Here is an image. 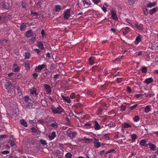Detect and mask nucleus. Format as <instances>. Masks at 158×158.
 <instances>
[{
    "instance_id": "nucleus-1",
    "label": "nucleus",
    "mask_w": 158,
    "mask_h": 158,
    "mask_svg": "<svg viewBox=\"0 0 158 158\" xmlns=\"http://www.w3.org/2000/svg\"><path fill=\"white\" fill-rule=\"evenodd\" d=\"M50 109L52 113L55 114H61L62 113L64 112L63 109L60 105H58V106L56 107L52 106Z\"/></svg>"
},
{
    "instance_id": "nucleus-2",
    "label": "nucleus",
    "mask_w": 158,
    "mask_h": 158,
    "mask_svg": "<svg viewBox=\"0 0 158 158\" xmlns=\"http://www.w3.org/2000/svg\"><path fill=\"white\" fill-rule=\"evenodd\" d=\"M47 65L44 63L42 64H39L35 67V71L36 72H40L42 70L46 68Z\"/></svg>"
},
{
    "instance_id": "nucleus-3",
    "label": "nucleus",
    "mask_w": 158,
    "mask_h": 158,
    "mask_svg": "<svg viewBox=\"0 0 158 158\" xmlns=\"http://www.w3.org/2000/svg\"><path fill=\"white\" fill-rule=\"evenodd\" d=\"M134 29H136L139 31H143V25L142 24H138L137 22H135L134 25Z\"/></svg>"
},
{
    "instance_id": "nucleus-4",
    "label": "nucleus",
    "mask_w": 158,
    "mask_h": 158,
    "mask_svg": "<svg viewBox=\"0 0 158 158\" xmlns=\"http://www.w3.org/2000/svg\"><path fill=\"white\" fill-rule=\"evenodd\" d=\"M44 87L46 90L47 94H50L52 91V89L51 87L48 84H44Z\"/></svg>"
},
{
    "instance_id": "nucleus-5",
    "label": "nucleus",
    "mask_w": 158,
    "mask_h": 158,
    "mask_svg": "<svg viewBox=\"0 0 158 158\" xmlns=\"http://www.w3.org/2000/svg\"><path fill=\"white\" fill-rule=\"evenodd\" d=\"M9 7V5L8 3L3 2L0 3V8L8 10Z\"/></svg>"
},
{
    "instance_id": "nucleus-6",
    "label": "nucleus",
    "mask_w": 158,
    "mask_h": 158,
    "mask_svg": "<svg viewBox=\"0 0 158 158\" xmlns=\"http://www.w3.org/2000/svg\"><path fill=\"white\" fill-rule=\"evenodd\" d=\"M71 9H69L66 10L65 11H64V18L66 20H68L70 16Z\"/></svg>"
},
{
    "instance_id": "nucleus-7",
    "label": "nucleus",
    "mask_w": 158,
    "mask_h": 158,
    "mask_svg": "<svg viewBox=\"0 0 158 158\" xmlns=\"http://www.w3.org/2000/svg\"><path fill=\"white\" fill-rule=\"evenodd\" d=\"M93 139L87 138L86 136H84L81 140H79L80 141H84L85 143L87 144L90 143L93 141Z\"/></svg>"
},
{
    "instance_id": "nucleus-8",
    "label": "nucleus",
    "mask_w": 158,
    "mask_h": 158,
    "mask_svg": "<svg viewBox=\"0 0 158 158\" xmlns=\"http://www.w3.org/2000/svg\"><path fill=\"white\" fill-rule=\"evenodd\" d=\"M93 123L94 125L93 127H94L95 130H99L101 128L99 123L97 121L95 120L94 122H93Z\"/></svg>"
},
{
    "instance_id": "nucleus-9",
    "label": "nucleus",
    "mask_w": 158,
    "mask_h": 158,
    "mask_svg": "<svg viewBox=\"0 0 158 158\" xmlns=\"http://www.w3.org/2000/svg\"><path fill=\"white\" fill-rule=\"evenodd\" d=\"M94 145L96 148H98L101 146L100 143L99 141V139L97 138L94 139Z\"/></svg>"
},
{
    "instance_id": "nucleus-10",
    "label": "nucleus",
    "mask_w": 158,
    "mask_h": 158,
    "mask_svg": "<svg viewBox=\"0 0 158 158\" xmlns=\"http://www.w3.org/2000/svg\"><path fill=\"white\" fill-rule=\"evenodd\" d=\"M111 17L112 19L118 21V18L117 15H116V12L115 11L113 10H112L111 11Z\"/></svg>"
},
{
    "instance_id": "nucleus-11",
    "label": "nucleus",
    "mask_w": 158,
    "mask_h": 158,
    "mask_svg": "<svg viewBox=\"0 0 158 158\" xmlns=\"http://www.w3.org/2000/svg\"><path fill=\"white\" fill-rule=\"evenodd\" d=\"M26 36L28 38H30L33 36V32L32 29H30L27 31L25 34Z\"/></svg>"
},
{
    "instance_id": "nucleus-12",
    "label": "nucleus",
    "mask_w": 158,
    "mask_h": 158,
    "mask_svg": "<svg viewBox=\"0 0 158 158\" xmlns=\"http://www.w3.org/2000/svg\"><path fill=\"white\" fill-rule=\"evenodd\" d=\"M142 38L141 36L139 34L137 36L135 39V44L137 45L142 40Z\"/></svg>"
},
{
    "instance_id": "nucleus-13",
    "label": "nucleus",
    "mask_w": 158,
    "mask_h": 158,
    "mask_svg": "<svg viewBox=\"0 0 158 158\" xmlns=\"http://www.w3.org/2000/svg\"><path fill=\"white\" fill-rule=\"evenodd\" d=\"M56 133L55 132H52L49 133L48 135V137L50 140L53 139L56 136Z\"/></svg>"
},
{
    "instance_id": "nucleus-14",
    "label": "nucleus",
    "mask_w": 158,
    "mask_h": 158,
    "mask_svg": "<svg viewBox=\"0 0 158 158\" xmlns=\"http://www.w3.org/2000/svg\"><path fill=\"white\" fill-rule=\"evenodd\" d=\"M29 91L30 94L32 95H34L36 96L38 94V93H37L36 89L34 87L30 89Z\"/></svg>"
},
{
    "instance_id": "nucleus-15",
    "label": "nucleus",
    "mask_w": 158,
    "mask_h": 158,
    "mask_svg": "<svg viewBox=\"0 0 158 158\" xmlns=\"http://www.w3.org/2000/svg\"><path fill=\"white\" fill-rule=\"evenodd\" d=\"M5 81L6 82H5V83L4 84L5 87L7 90H9L10 89L11 83L10 81L8 80H5Z\"/></svg>"
},
{
    "instance_id": "nucleus-16",
    "label": "nucleus",
    "mask_w": 158,
    "mask_h": 158,
    "mask_svg": "<svg viewBox=\"0 0 158 158\" xmlns=\"http://www.w3.org/2000/svg\"><path fill=\"white\" fill-rule=\"evenodd\" d=\"M95 59V57L94 56H90L88 60L89 64L91 65H93L94 63V61Z\"/></svg>"
},
{
    "instance_id": "nucleus-17",
    "label": "nucleus",
    "mask_w": 158,
    "mask_h": 158,
    "mask_svg": "<svg viewBox=\"0 0 158 158\" xmlns=\"http://www.w3.org/2000/svg\"><path fill=\"white\" fill-rule=\"evenodd\" d=\"M130 28L129 27H126L123 28L122 29L123 33L124 35L127 34L130 31Z\"/></svg>"
},
{
    "instance_id": "nucleus-18",
    "label": "nucleus",
    "mask_w": 158,
    "mask_h": 158,
    "mask_svg": "<svg viewBox=\"0 0 158 158\" xmlns=\"http://www.w3.org/2000/svg\"><path fill=\"white\" fill-rule=\"evenodd\" d=\"M33 104H26L24 105V108L26 110H27L28 109H32L33 107Z\"/></svg>"
},
{
    "instance_id": "nucleus-19",
    "label": "nucleus",
    "mask_w": 158,
    "mask_h": 158,
    "mask_svg": "<svg viewBox=\"0 0 158 158\" xmlns=\"http://www.w3.org/2000/svg\"><path fill=\"white\" fill-rule=\"evenodd\" d=\"M51 122H52L50 126L54 129H56L58 127V124L54 120H52Z\"/></svg>"
},
{
    "instance_id": "nucleus-20",
    "label": "nucleus",
    "mask_w": 158,
    "mask_h": 158,
    "mask_svg": "<svg viewBox=\"0 0 158 158\" xmlns=\"http://www.w3.org/2000/svg\"><path fill=\"white\" fill-rule=\"evenodd\" d=\"M28 23H27V24ZM27 27V26L26 25V23H23L20 26V31H25Z\"/></svg>"
},
{
    "instance_id": "nucleus-21",
    "label": "nucleus",
    "mask_w": 158,
    "mask_h": 158,
    "mask_svg": "<svg viewBox=\"0 0 158 158\" xmlns=\"http://www.w3.org/2000/svg\"><path fill=\"white\" fill-rule=\"evenodd\" d=\"M61 97L63 99L66 101L67 103H69L71 102V100L69 97H65L62 95H61Z\"/></svg>"
},
{
    "instance_id": "nucleus-22",
    "label": "nucleus",
    "mask_w": 158,
    "mask_h": 158,
    "mask_svg": "<svg viewBox=\"0 0 158 158\" xmlns=\"http://www.w3.org/2000/svg\"><path fill=\"white\" fill-rule=\"evenodd\" d=\"M147 141L146 139L142 140L139 143V144L142 146H144L145 147H147L148 146V144H147L146 143Z\"/></svg>"
},
{
    "instance_id": "nucleus-23",
    "label": "nucleus",
    "mask_w": 158,
    "mask_h": 158,
    "mask_svg": "<svg viewBox=\"0 0 158 158\" xmlns=\"http://www.w3.org/2000/svg\"><path fill=\"white\" fill-rule=\"evenodd\" d=\"M38 47L40 48L41 51H43L44 49V44L41 41H39L37 42Z\"/></svg>"
},
{
    "instance_id": "nucleus-24",
    "label": "nucleus",
    "mask_w": 158,
    "mask_h": 158,
    "mask_svg": "<svg viewBox=\"0 0 158 158\" xmlns=\"http://www.w3.org/2000/svg\"><path fill=\"white\" fill-rule=\"evenodd\" d=\"M13 71L15 72H18L19 71V67L16 64H14L13 65Z\"/></svg>"
},
{
    "instance_id": "nucleus-25",
    "label": "nucleus",
    "mask_w": 158,
    "mask_h": 158,
    "mask_svg": "<svg viewBox=\"0 0 158 158\" xmlns=\"http://www.w3.org/2000/svg\"><path fill=\"white\" fill-rule=\"evenodd\" d=\"M122 127L124 128H131L132 127L131 125L127 124L126 123H124L122 124Z\"/></svg>"
},
{
    "instance_id": "nucleus-26",
    "label": "nucleus",
    "mask_w": 158,
    "mask_h": 158,
    "mask_svg": "<svg viewBox=\"0 0 158 158\" xmlns=\"http://www.w3.org/2000/svg\"><path fill=\"white\" fill-rule=\"evenodd\" d=\"M84 127H85V128L88 129L93 128V126H92V124L89 123H87L84 124Z\"/></svg>"
},
{
    "instance_id": "nucleus-27",
    "label": "nucleus",
    "mask_w": 158,
    "mask_h": 158,
    "mask_svg": "<svg viewBox=\"0 0 158 158\" xmlns=\"http://www.w3.org/2000/svg\"><path fill=\"white\" fill-rule=\"evenodd\" d=\"M153 80L152 77H149L146 79L144 82L147 84H149L153 82Z\"/></svg>"
},
{
    "instance_id": "nucleus-28",
    "label": "nucleus",
    "mask_w": 158,
    "mask_h": 158,
    "mask_svg": "<svg viewBox=\"0 0 158 158\" xmlns=\"http://www.w3.org/2000/svg\"><path fill=\"white\" fill-rule=\"evenodd\" d=\"M149 146V147L151 150H152L153 151L156 150V146L154 144L149 143L148 144V145Z\"/></svg>"
},
{
    "instance_id": "nucleus-29",
    "label": "nucleus",
    "mask_w": 158,
    "mask_h": 158,
    "mask_svg": "<svg viewBox=\"0 0 158 158\" xmlns=\"http://www.w3.org/2000/svg\"><path fill=\"white\" fill-rule=\"evenodd\" d=\"M61 6L60 5H56L55 7V11L56 12H59L61 10Z\"/></svg>"
},
{
    "instance_id": "nucleus-30",
    "label": "nucleus",
    "mask_w": 158,
    "mask_h": 158,
    "mask_svg": "<svg viewBox=\"0 0 158 158\" xmlns=\"http://www.w3.org/2000/svg\"><path fill=\"white\" fill-rule=\"evenodd\" d=\"M20 123L22 125L25 127H27L28 126L27 122L23 119L20 120Z\"/></svg>"
},
{
    "instance_id": "nucleus-31",
    "label": "nucleus",
    "mask_w": 158,
    "mask_h": 158,
    "mask_svg": "<svg viewBox=\"0 0 158 158\" xmlns=\"http://www.w3.org/2000/svg\"><path fill=\"white\" fill-rule=\"evenodd\" d=\"M23 99L24 101L27 103H29L31 101H32V100L27 95L25 96L23 98Z\"/></svg>"
},
{
    "instance_id": "nucleus-32",
    "label": "nucleus",
    "mask_w": 158,
    "mask_h": 158,
    "mask_svg": "<svg viewBox=\"0 0 158 158\" xmlns=\"http://www.w3.org/2000/svg\"><path fill=\"white\" fill-rule=\"evenodd\" d=\"M156 4V2H150L147 5V7L148 8H151L155 6Z\"/></svg>"
},
{
    "instance_id": "nucleus-33",
    "label": "nucleus",
    "mask_w": 158,
    "mask_h": 158,
    "mask_svg": "<svg viewBox=\"0 0 158 158\" xmlns=\"http://www.w3.org/2000/svg\"><path fill=\"white\" fill-rule=\"evenodd\" d=\"M158 9V7H155L151 10H150L149 11L150 14L152 15L154 13L156 12L157 10Z\"/></svg>"
},
{
    "instance_id": "nucleus-34",
    "label": "nucleus",
    "mask_w": 158,
    "mask_h": 158,
    "mask_svg": "<svg viewBox=\"0 0 158 158\" xmlns=\"http://www.w3.org/2000/svg\"><path fill=\"white\" fill-rule=\"evenodd\" d=\"M131 136L133 142H134L138 138L137 135L135 134H131Z\"/></svg>"
},
{
    "instance_id": "nucleus-35",
    "label": "nucleus",
    "mask_w": 158,
    "mask_h": 158,
    "mask_svg": "<svg viewBox=\"0 0 158 158\" xmlns=\"http://www.w3.org/2000/svg\"><path fill=\"white\" fill-rule=\"evenodd\" d=\"M138 104H135V105L131 106L129 108L130 110H136V108L138 106Z\"/></svg>"
},
{
    "instance_id": "nucleus-36",
    "label": "nucleus",
    "mask_w": 158,
    "mask_h": 158,
    "mask_svg": "<svg viewBox=\"0 0 158 158\" xmlns=\"http://www.w3.org/2000/svg\"><path fill=\"white\" fill-rule=\"evenodd\" d=\"M30 61H29L28 62L24 63L25 67L27 69H29L30 68Z\"/></svg>"
},
{
    "instance_id": "nucleus-37",
    "label": "nucleus",
    "mask_w": 158,
    "mask_h": 158,
    "mask_svg": "<svg viewBox=\"0 0 158 158\" xmlns=\"http://www.w3.org/2000/svg\"><path fill=\"white\" fill-rule=\"evenodd\" d=\"M150 110V106H147L144 109V112L146 113H148Z\"/></svg>"
},
{
    "instance_id": "nucleus-38",
    "label": "nucleus",
    "mask_w": 158,
    "mask_h": 158,
    "mask_svg": "<svg viewBox=\"0 0 158 158\" xmlns=\"http://www.w3.org/2000/svg\"><path fill=\"white\" fill-rule=\"evenodd\" d=\"M125 21L127 23L130 24V26H131L132 28L134 27V26L132 24V22L131 20L128 19H126Z\"/></svg>"
},
{
    "instance_id": "nucleus-39",
    "label": "nucleus",
    "mask_w": 158,
    "mask_h": 158,
    "mask_svg": "<svg viewBox=\"0 0 158 158\" xmlns=\"http://www.w3.org/2000/svg\"><path fill=\"white\" fill-rule=\"evenodd\" d=\"M24 56L25 59H29L30 56V53L28 52H26L24 53Z\"/></svg>"
},
{
    "instance_id": "nucleus-40",
    "label": "nucleus",
    "mask_w": 158,
    "mask_h": 158,
    "mask_svg": "<svg viewBox=\"0 0 158 158\" xmlns=\"http://www.w3.org/2000/svg\"><path fill=\"white\" fill-rule=\"evenodd\" d=\"M107 126L109 128L114 127H116V125L114 123H109L107 125H106L105 126Z\"/></svg>"
},
{
    "instance_id": "nucleus-41",
    "label": "nucleus",
    "mask_w": 158,
    "mask_h": 158,
    "mask_svg": "<svg viewBox=\"0 0 158 158\" xmlns=\"http://www.w3.org/2000/svg\"><path fill=\"white\" fill-rule=\"evenodd\" d=\"M40 141V143L43 146H44L45 145H47V143L46 141L45 140H44L42 139H41Z\"/></svg>"
},
{
    "instance_id": "nucleus-42",
    "label": "nucleus",
    "mask_w": 158,
    "mask_h": 158,
    "mask_svg": "<svg viewBox=\"0 0 158 158\" xmlns=\"http://www.w3.org/2000/svg\"><path fill=\"white\" fill-rule=\"evenodd\" d=\"M141 70L142 73H145L147 72L148 69L146 67L143 66L142 67Z\"/></svg>"
},
{
    "instance_id": "nucleus-43",
    "label": "nucleus",
    "mask_w": 158,
    "mask_h": 158,
    "mask_svg": "<svg viewBox=\"0 0 158 158\" xmlns=\"http://www.w3.org/2000/svg\"><path fill=\"white\" fill-rule=\"evenodd\" d=\"M41 103L43 106L45 107H47L48 106V104L47 102L45 100H44L42 101Z\"/></svg>"
},
{
    "instance_id": "nucleus-44",
    "label": "nucleus",
    "mask_w": 158,
    "mask_h": 158,
    "mask_svg": "<svg viewBox=\"0 0 158 158\" xmlns=\"http://www.w3.org/2000/svg\"><path fill=\"white\" fill-rule=\"evenodd\" d=\"M34 50L36 52L38 55H41V52L39 49L35 48L34 49Z\"/></svg>"
},
{
    "instance_id": "nucleus-45",
    "label": "nucleus",
    "mask_w": 158,
    "mask_h": 158,
    "mask_svg": "<svg viewBox=\"0 0 158 158\" xmlns=\"http://www.w3.org/2000/svg\"><path fill=\"white\" fill-rule=\"evenodd\" d=\"M72 154L70 153H67L65 155V157L66 158H71L72 156Z\"/></svg>"
},
{
    "instance_id": "nucleus-46",
    "label": "nucleus",
    "mask_w": 158,
    "mask_h": 158,
    "mask_svg": "<svg viewBox=\"0 0 158 158\" xmlns=\"http://www.w3.org/2000/svg\"><path fill=\"white\" fill-rule=\"evenodd\" d=\"M133 119L134 121L137 122L139 120V118L138 116H135L134 118H133Z\"/></svg>"
},
{
    "instance_id": "nucleus-47",
    "label": "nucleus",
    "mask_w": 158,
    "mask_h": 158,
    "mask_svg": "<svg viewBox=\"0 0 158 158\" xmlns=\"http://www.w3.org/2000/svg\"><path fill=\"white\" fill-rule=\"evenodd\" d=\"M76 135V134L75 132H72V133H70L69 135V136L72 138L75 137Z\"/></svg>"
},
{
    "instance_id": "nucleus-48",
    "label": "nucleus",
    "mask_w": 158,
    "mask_h": 158,
    "mask_svg": "<svg viewBox=\"0 0 158 158\" xmlns=\"http://www.w3.org/2000/svg\"><path fill=\"white\" fill-rule=\"evenodd\" d=\"M76 95L74 93H72L70 95V98L71 99H73L74 98H76Z\"/></svg>"
},
{
    "instance_id": "nucleus-49",
    "label": "nucleus",
    "mask_w": 158,
    "mask_h": 158,
    "mask_svg": "<svg viewBox=\"0 0 158 158\" xmlns=\"http://www.w3.org/2000/svg\"><path fill=\"white\" fill-rule=\"evenodd\" d=\"M82 2L83 3V6H85V5L86 6L88 5V1H87L86 0H83L82 1Z\"/></svg>"
},
{
    "instance_id": "nucleus-50",
    "label": "nucleus",
    "mask_w": 158,
    "mask_h": 158,
    "mask_svg": "<svg viewBox=\"0 0 158 158\" xmlns=\"http://www.w3.org/2000/svg\"><path fill=\"white\" fill-rule=\"evenodd\" d=\"M32 76L34 78L36 79L38 76V74L36 73H35L32 74Z\"/></svg>"
},
{
    "instance_id": "nucleus-51",
    "label": "nucleus",
    "mask_w": 158,
    "mask_h": 158,
    "mask_svg": "<svg viewBox=\"0 0 158 158\" xmlns=\"http://www.w3.org/2000/svg\"><path fill=\"white\" fill-rule=\"evenodd\" d=\"M31 129L32 130V132L34 133H37V130L36 128L32 127L31 128Z\"/></svg>"
},
{
    "instance_id": "nucleus-52",
    "label": "nucleus",
    "mask_w": 158,
    "mask_h": 158,
    "mask_svg": "<svg viewBox=\"0 0 158 158\" xmlns=\"http://www.w3.org/2000/svg\"><path fill=\"white\" fill-rule=\"evenodd\" d=\"M9 142L10 143V145L12 147H13L16 145V144L15 142L12 140H10Z\"/></svg>"
},
{
    "instance_id": "nucleus-53",
    "label": "nucleus",
    "mask_w": 158,
    "mask_h": 158,
    "mask_svg": "<svg viewBox=\"0 0 158 158\" xmlns=\"http://www.w3.org/2000/svg\"><path fill=\"white\" fill-rule=\"evenodd\" d=\"M93 2L94 3V4L96 5H98L100 2V0H92Z\"/></svg>"
},
{
    "instance_id": "nucleus-54",
    "label": "nucleus",
    "mask_w": 158,
    "mask_h": 158,
    "mask_svg": "<svg viewBox=\"0 0 158 158\" xmlns=\"http://www.w3.org/2000/svg\"><path fill=\"white\" fill-rule=\"evenodd\" d=\"M31 15H33V16L35 17V18H36L37 17H38V14L36 12H31Z\"/></svg>"
},
{
    "instance_id": "nucleus-55",
    "label": "nucleus",
    "mask_w": 158,
    "mask_h": 158,
    "mask_svg": "<svg viewBox=\"0 0 158 158\" xmlns=\"http://www.w3.org/2000/svg\"><path fill=\"white\" fill-rule=\"evenodd\" d=\"M143 10L144 14L147 15L148 14L147 9L146 7L143 8Z\"/></svg>"
},
{
    "instance_id": "nucleus-56",
    "label": "nucleus",
    "mask_w": 158,
    "mask_h": 158,
    "mask_svg": "<svg viewBox=\"0 0 158 158\" xmlns=\"http://www.w3.org/2000/svg\"><path fill=\"white\" fill-rule=\"evenodd\" d=\"M41 34L42 35V37H44L46 35L45 33L44 32V29H42L41 31Z\"/></svg>"
},
{
    "instance_id": "nucleus-57",
    "label": "nucleus",
    "mask_w": 158,
    "mask_h": 158,
    "mask_svg": "<svg viewBox=\"0 0 158 158\" xmlns=\"http://www.w3.org/2000/svg\"><path fill=\"white\" fill-rule=\"evenodd\" d=\"M102 110L101 108H99L97 111V113L98 114H102Z\"/></svg>"
},
{
    "instance_id": "nucleus-58",
    "label": "nucleus",
    "mask_w": 158,
    "mask_h": 158,
    "mask_svg": "<svg viewBox=\"0 0 158 158\" xmlns=\"http://www.w3.org/2000/svg\"><path fill=\"white\" fill-rule=\"evenodd\" d=\"M115 151V150L113 149H111L110 150L108 151L106 153L105 155H106L109 153H112Z\"/></svg>"
},
{
    "instance_id": "nucleus-59",
    "label": "nucleus",
    "mask_w": 158,
    "mask_h": 158,
    "mask_svg": "<svg viewBox=\"0 0 158 158\" xmlns=\"http://www.w3.org/2000/svg\"><path fill=\"white\" fill-rule=\"evenodd\" d=\"M22 6L23 8H26L27 6V4L25 3V1H23L22 3Z\"/></svg>"
},
{
    "instance_id": "nucleus-60",
    "label": "nucleus",
    "mask_w": 158,
    "mask_h": 158,
    "mask_svg": "<svg viewBox=\"0 0 158 158\" xmlns=\"http://www.w3.org/2000/svg\"><path fill=\"white\" fill-rule=\"evenodd\" d=\"M15 89L17 90V93L18 94H20L21 93L20 87L19 86H16L15 87Z\"/></svg>"
},
{
    "instance_id": "nucleus-61",
    "label": "nucleus",
    "mask_w": 158,
    "mask_h": 158,
    "mask_svg": "<svg viewBox=\"0 0 158 158\" xmlns=\"http://www.w3.org/2000/svg\"><path fill=\"white\" fill-rule=\"evenodd\" d=\"M102 9L105 13H106L107 11L106 8L104 6H103V7H102Z\"/></svg>"
},
{
    "instance_id": "nucleus-62",
    "label": "nucleus",
    "mask_w": 158,
    "mask_h": 158,
    "mask_svg": "<svg viewBox=\"0 0 158 158\" xmlns=\"http://www.w3.org/2000/svg\"><path fill=\"white\" fill-rule=\"evenodd\" d=\"M10 153V151H4L2 152V153L3 154H7Z\"/></svg>"
},
{
    "instance_id": "nucleus-63",
    "label": "nucleus",
    "mask_w": 158,
    "mask_h": 158,
    "mask_svg": "<svg viewBox=\"0 0 158 158\" xmlns=\"http://www.w3.org/2000/svg\"><path fill=\"white\" fill-rule=\"evenodd\" d=\"M105 152V150H102L100 152H98V154L100 155V156H101V155H103Z\"/></svg>"
},
{
    "instance_id": "nucleus-64",
    "label": "nucleus",
    "mask_w": 158,
    "mask_h": 158,
    "mask_svg": "<svg viewBox=\"0 0 158 158\" xmlns=\"http://www.w3.org/2000/svg\"><path fill=\"white\" fill-rule=\"evenodd\" d=\"M127 91L129 93H131V90L130 87L128 86L127 87Z\"/></svg>"
}]
</instances>
